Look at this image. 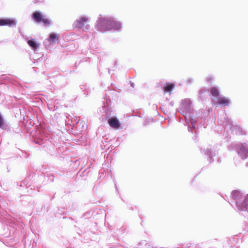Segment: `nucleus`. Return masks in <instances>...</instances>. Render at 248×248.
I'll list each match as a JSON object with an SVG mask.
<instances>
[{
	"instance_id": "nucleus-1",
	"label": "nucleus",
	"mask_w": 248,
	"mask_h": 248,
	"mask_svg": "<svg viewBox=\"0 0 248 248\" xmlns=\"http://www.w3.org/2000/svg\"><path fill=\"white\" fill-rule=\"evenodd\" d=\"M122 27L120 22L115 20L113 18L100 17L96 22L95 28L98 31L104 32L114 30H119Z\"/></svg>"
},
{
	"instance_id": "nucleus-2",
	"label": "nucleus",
	"mask_w": 248,
	"mask_h": 248,
	"mask_svg": "<svg viewBox=\"0 0 248 248\" xmlns=\"http://www.w3.org/2000/svg\"><path fill=\"white\" fill-rule=\"evenodd\" d=\"M89 21V18L85 16H82L77 19L75 23V27L78 28L82 29L84 31L89 29V26L87 24Z\"/></svg>"
},
{
	"instance_id": "nucleus-3",
	"label": "nucleus",
	"mask_w": 248,
	"mask_h": 248,
	"mask_svg": "<svg viewBox=\"0 0 248 248\" xmlns=\"http://www.w3.org/2000/svg\"><path fill=\"white\" fill-rule=\"evenodd\" d=\"M32 18L37 22H43L45 26H49L50 22L48 18L45 17L40 13L35 12L32 16Z\"/></svg>"
},
{
	"instance_id": "nucleus-4",
	"label": "nucleus",
	"mask_w": 248,
	"mask_h": 248,
	"mask_svg": "<svg viewBox=\"0 0 248 248\" xmlns=\"http://www.w3.org/2000/svg\"><path fill=\"white\" fill-rule=\"evenodd\" d=\"M237 206L240 210L248 209V195H246L244 199H241V201H237Z\"/></svg>"
},
{
	"instance_id": "nucleus-5",
	"label": "nucleus",
	"mask_w": 248,
	"mask_h": 248,
	"mask_svg": "<svg viewBox=\"0 0 248 248\" xmlns=\"http://www.w3.org/2000/svg\"><path fill=\"white\" fill-rule=\"evenodd\" d=\"M215 103L222 106H227L229 105L230 100L228 98L221 96L217 97Z\"/></svg>"
},
{
	"instance_id": "nucleus-6",
	"label": "nucleus",
	"mask_w": 248,
	"mask_h": 248,
	"mask_svg": "<svg viewBox=\"0 0 248 248\" xmlns=\"http://www.w3.org/2000/svg\"><path fill=\"white\" fill-rule=\"evenodd\" d=\"M108 123L110 127L114 129H118L120 127V123L116 117H111L108 120Z\"/></svg>"
},
{
	"instance_id": "nucleus-7",
	"label": "nucleus",
	"mask_w": 248,
	"mask_h": 248,
	"mask_svg": "<svg viewBox=\"0 0 248 248\" xmlns=\"http://www.w3.org/2000/svg\"><path fill=\"white\" fill-rule=\"evenodd\" d=\"M16 24V21L11 19H0V26H8L9 27L14 26Z\"/></svg>"
},
{
	"instance_id": "nucleus-8",
	"label": "nucleus",
	"mask_w": 248,
	"mask_h": 248,
	"mask_svg": "<svg viewBox=\"0 0 248 248\" xmlns=\"http://www.w3.org/2000/svg\"><path fill=\"white\" fill-rule=\"evenodd\" d=\"M238 148L239 149V150L238 151V154H241L244 157L248 155V149L244 144H239Z\"/></svg>"
},
{
	"instance_id": "nucleus-9",
	"label": "nucleus",
	"mask_w": 248,
	"mask_h": 248,
	"mask_svg": "<svg viewBox=\"0 0 248 248\" xmlns=\"http://www.w3.org/2000/svg\"><path fill=\"white\" fill-rule=\"evenodd\" d=\"M242 194L240 191L238 190H234L232 191V197L233 200L236 201V202L237 201H241V198H242Z\"/></svg>"
},
{
	"instance_id": "nucleus-10",
	"label": "nucleus",
	"mask_w": 248,
	"mask_h": 248,
	"mask_svg": "<svg viewBox=\"0 0 248 248\" xmlns=\"http://www.w3.org/2000/svg\"><path fill=\"white\" fill-rule=\"evenodd\" d=\"M175 87V84L172 83H168L163 87L165 93H170Z\"/></svg>"
},
{
	"instance_id": "nucleus-11",
	"label": "nucleus",
	"mask_w": 248,
	"mask_h": 248,
	"mask_svg": "<svg viewBox=\"0 0 248 248\" xmlns=\"http://www.w3.org/2000/svg\"><path fill=\"white\" fill-rule=\"evenodd\" d=\"M59 36L58 34L55 33H51L49 35L48 41L51 43H54L55 41H58Z\"/></svg>"
},
{
	"instance_id": "nucleus-12",
	"label": "nucleus",
	"mask_w": 248,
	"mask_h": 248,
	"mask_svg": "<svg viewBox=\"0 0 248 248\" xmlns=\"http://www.w3.org/2000/svg\"><path fill=\"white\" fill-rule=\"evenodd\" d=\"M28 44L34 50H35L39 46L34 41L32 40H28Z\"/></svg>"
},
{
	"instance_id": "nucleus-13",
	"label": "nucleus",
	"mask_w": 248,
	"mask_h": 248,
	"mask_svg": "<svg viewBox=\"0 0 248 248\" xmlns=\"http://www.w3.org/2000/svg\"><path fill=\"white\" fill-rule=\"evenodd\" d=\"M211 93L213 96L218 97L219 95L218 90L216 87H212L210 90Z\"/></svg>"
},
{
	"instance_id": "nucleus-14",
	"label": "nucleus",
	"mask_w": 248,
	"mask_h": 248,
	"mask_svg": "<svg viewBox=\"0 0 248 248\" xmlns=\"http://www.w3.org/2000/svg\"><path fill=\"white\" fill-rule=\"evenodd\" d=\"M211 80H212V79L211 78L208 79V81H210V82H211Z\"/></svg>"
}]
</instances>
